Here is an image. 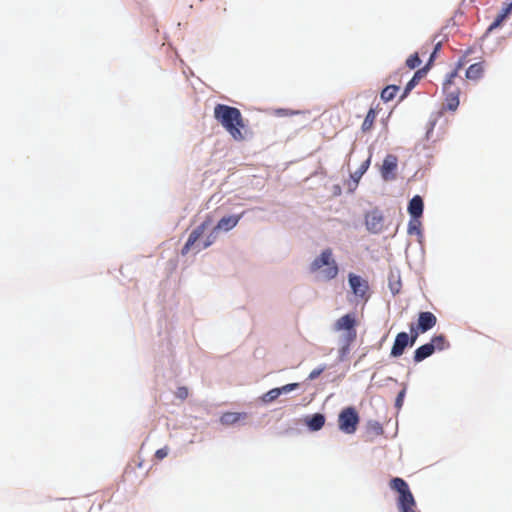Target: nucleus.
Segmentation results:
<instances>
[{
    "mask_svg": "<svg viewBox=\"0 0 512 512\" xmlns=\"http://www.w3.org/2000/svg\"><path fill=\"white\" fill-rule=\"evenodd\" d=\"M214 119L227 131L234 141L244 140L241 130L244 129L241 112L238 108L225 104H216L214 107Z\"/></svg>",
    "mask_w": 512,
    "mask_h": 512,
    "instance_id": "obj_1",
    "label": "nucleus"
},
{
    "mask_svg": "<svg viewBox=\"0 0 512 512\" xmlns=\"http://www.w3.org/2000/svg\"><path fill=\"white\" fill-rule=\"evenodd\" d=\"M357 325V321H355V316L353 314H345L341 316V318L337 319L336 324H334V330L343 331V335L339 338V360H344L349 353V347L355 341L357 337V331L355 330V326Z\"/></svg>",
    "mask_w": 512,
    "mask_h": 512,
    "instance_id": "obj_2",
    "label": "nucleus"
},
{
    "mask_svg": "<svg viewBox=\"0 0 512 512\" xmlns=\"http://www.w3.org/2000/svg\"><path fill=\"white\" fill-rule=\"evenodd\" d=\"M467 64L466 55L459 58L457 61L456 68L454 71L448 74L444 83H442V93H444V107L446 109L455 111L458 107V94H460V90L455 85V79L458 78V72L464 68Z\"/></svg>",
    "mask_w": 512,
    "mask_h": 512,
    "instance_id": "obj_3",
    "label": "nucleus"
},
{
    "mask_svg": "<svg viewBox=\"0 0 512 512\" xmlns=\"http://www.w3.org/2000/svg\"><path fill=\"white\" fill-rule=\"evenodd\" d=\"M389 488L398 494L396 498V507L400 512H418L416 510V502L412 493H410L409 485L400 477H395L389 481Z\"/></svg>",
    "mask_w": 512,
    "mask_h": 512,
    "instance_id": "obj_4",
    "label": "nucleus"
},
{
    "mask_svg": "<svg viewBox=\"0 0 512 512\" xmlns=\"http://www.w3.org/2000/svg\"><path fill=\"white\" fill-rule=\"evenodd\" d=\"M310 272L321 273V277H323L324 281H330L337 277V262H335L333 252H331L330 248L324 249L321 255L313 259L312 264H310Z\"/></svg>",
    "mask_w": 512,
    "mask_h": 512,
    "instance_id": "obj_5",
    "label": "nucleus"
},
{
    "mask_svg": "<svg viewBox=\"0 0 512 512\" xmlns=\"http://www.w3.org/2000/svg\"><path fill=\"white\" fill-rule=\"evenodd\" d=\"M357 425H359V414L354 408L347 407L339 412L337 426H339L341 432L352 435L357 430Z\"/></svg>",
    "mask_w": 512,
    "mask_h": 512,
    "instance_id": "obj_6",
    "label": "nucleus"
},
{
    "mask_svg": "<svg viewBox=\"0 0 512 512\" xmlns=\"http://www.w3.org/2000/svg\"><path fill=\"white\" fill-rule=\"evenodd\" d=\"M421 333H405L401 332L396 334L395 343H393V347H391V357H400L406 348L414 345L418 336Z\"/></svg>",
    "mask_w": 512,
    "mask_h": 512,
    "instance_id": "obj_7",
    "label": "nucleus"
},
{
    "mask_svg": "<svg viewBox=\"0 0 512 512\" xmlns=\"http://www.w3.org/2000/svg\"><path fill=\"white\" fill-rule=\"evenodd\" d=\"M436 325V317L431 312H420L417 324L409 326V333L424 334Z\"/></svg>",
    "mask_w": 512,
    "mask_h": 512,
    "instance_id": "obj_8",
    "label": "nucleus"
},
{
    "mask_svg": "<svg viewBox=\"0 0 512 512\" xmlns=\"http://www.w3.org/2000/svg\"><path fill=\"white\" fill-rule=\"evenodd\" d=\"M348 284H350V289H352V294H354V296L364 299L366 292L368 291V283H366L365 280L360 276L348 274Z\"/></svg>",
    "mask_w": 512,
    "mask_h": 512,
    "instance_id": "obj_9",
    "label": "nucleus"
},
{
    "mask_svg": "<svg viewBox=\"0 0 512 512\" xmlns=\"http://www.w3.org/2000/svg\"><path fill=\"white\" fill-rule=\"evenodd\" d=\"M365 226L372 233H378L383 229V216L377 210L365 214Z\"/></svg>",
    "mask_w": 512,
    "mask_h": 512,
    "instance_id": "obj_10",
    "label": "nucleus"
},
{
    "mask_svg": "<svg viewBox=\"0 0 512 512\" xmlns=\"http://www.w3.org/2000/svg\"><path fill=\"white\" fill-rule=\"evenodd\" d=\"M207 226H209V220H204L201 225L197 226V228L190 233V237H188V240H186V244L182 246V255H186L189 250H191V247H193L198 241V239L204 234L205 229H207Z\"/></svg>",
    "mask_w": 512,
    "mask_h": 512,
    "instance_id": "obj_11",
    "label": "nucleus"
},
{
    "mask_svg": "<svg viewBox=\"0 0 512 512\" xmlns=\"http://www.w3.org/2000/svg\"><path fill=\"white\" fill-rule=\"evenodd\" d=\"M297 387H298L297 383H291V384H287V385H284L281 387H275V388L265 392L264 396H262V401H264V403H272L279 397V395H281L283 393H289L290 391H293Z\"/></svg>",
    "mask_w": 512,
    "mask_h": 512,
    "instance_id": "obj_12",
    "label": "nucleus"
},
{
    "mask_svg": "<svg viewBox=\"0 0 512 512\" xmlns=\"http://www.w3.org/2000/svg\"><path fill=\"white\" fill-rule=\"evenodd\" d=\"M397 167V159L394 155H387L384 159V164H382V179L385 181L394 180V172Z\"/></svg>",
    "mask_w": 512,
    "mask_h": 512,
    "instance_id": "obj_13",
    "label": "nucleus"
},
{
    "mask_svg": "<svg viewBox=\"0 0 512 512\" xmlns=\"http://www.w3.org/2000/svg\"><path fill=\"white\" fill-rule=\"evenodd\" d=\"M241 219L240 215H229L226 217H223L219 219L218 225H216V228H214V232L217 231H224L228 232L229 230L233 229L237 223H239V220Z\"/></svg>",
    "mask_w": 512,
    "mask_h": 512,
    "instance_id": "obj_14",
    "label": "nucleus"
},
{
    "mask_svg": "<svg viewBox=\"0 0 512 512\" xmlns=\"http://www.w3.org/2000/svg\"><path fill=\"white\" fill-rule=\"evenodd\" d=\"M245 418L246 413L244 412H225L223 415H221V417H219V422L225 426H230Z\"/></svg>",
    "mask_w": 512,
    "mask_h": 512,
    "instance_id": "obj_15",
    "label": "nucleus"
},
{
    "mask_svg": "<svg viewBox=\"0 0 512 512\" xmlns=\"http://www.w3.org/2000/svg\"><path fill=\"white\" fill-rule=\"evenodd\" d=\"M483 72L484 67H482V62L473 63L466 68L465 77L471 81H478L481 79Z\"/></svg>",
    "mask_w": 512,
    "mask_h": 512,
    "instance_id": "obj_16",
    "label": "nucleus"
},
{
    "mask_svg": "<svg viewBox=\"0 0 512 512\" xmlns=\"http://www.w3.org/2000/svg\"><path fill=\"white\" fill-rule=\"evenodd\" d=\"M423 212V202L420 196H415L409 200L408 213L411 218H420Z\"/></svg>",
    "mask_w": 512,
    "mask_h": 512,
    "instance_id": "obj_17",
    "label": "nucleus"
},
{
    "mask_svg": "<svg viewBox=\"0 0 512 512\" xmlns=\"http://www.w3.org/2000/svg\"><path fill=\"white\" fill-rule=\"evenodd\" d=\"M434 351L438 350L432 346H420L417 348V350H415V353H413V361H415V363H419L428 357H431Z\"/></svg>",
    "mask_w": 512,
    "mask_h": 512,
    "instance_id": "obj_18",
    "label": "nucleus"
},
{
    "mask_svg": "<svg viewBox=\"0 0 512 512\" xmlns=\"http://www.w3.org/2000/svg\"><path fill=\"white\" fill-rule=\"evenodd\" d=\"M511 12H512V2L507 4V5H505V7H503L502 12H500V14H498V16H496V19H494V22H492V24H490L489 30H493L496 27H498L499 25H501V23H503V20Z\"/></svg>",
    "mask_w": 512,
    "mask_h": 512,
    "instance_id": "obj_19",
    "label": "nucleus"
},
{
    "mask_svg": "<svg viewBox=\"0 0 512 512\" xmlns=\"http://www.w3.org/2000/svg\"><path fill=\"white\" fill-rule=\"evenodd\" d=\"M308 428L312 431H318L324 426V416L321 413L313 414L312 418L308 419Z\"/></svg>",
    "mask_w": 512,
    "mask_h": 512,
    "instance_id": "obj_20",
    "label": "nucleus"
},
{
    "mask_svg": "<svg viewBox=\"0 0 512 512\" xmlns=\"http://www.w3.org/2000/svg\"><path fill=\"white\" fill-rule=\"evenodd\" d=\"M422 346H432L433 348H437V350L441 351L443 349H446L449 344H447V340H445V337L443 335H435L432 337V340H430L429 343H426Z\"/></svg>",
    "mask_w": 512,
    "mask_h": 512,
    "instance_id": "obj_21",
    "label": "nucleus"
},
{
    "mask_svg": "<svg viewBox=\"0 0 512 512\" xmlns=\"http://www.w3.org/2000/svg\"><path fill=\"white\" fill-rule=\"evenodd\" d=\"M425 72H427V67H424L422 69L417 70L415 72V75L411 77V80H409L408 84H406V90H404V96H406L412 88L418 83L421 77L425 75Z\"/></svg>",
    "mask_w": 512,
    "mask_h": 512,
    "instance_id": "obj_22",
    "label": "nucleus"
},
{
    "mask_svg": "<svg viewBox=\"0 0 512 512\" xmlns=\"http://www.w3.org/2000/svg\"><path fill=\"white\" fill-rule=\"evenodd\" d=\"M375 121V110L372 108L369 109V112H367V115H365V119H363V123H361V131L363 133H367L370 131L373 127V122Z\"/></svg>",
    "mask_w": 512,
    "mask_h": 512,
    "instance_id": "obj_23",
    "label": "nucleus"
},
{
    "mask_svg": "<svg viewBox=\"0 0 512 512\" xmlns=\"http://www.w3.org/2000/svg\"><path fill=\"white\" fill-rule=\"evenodd\" d=\"M420 217H411L408 223V234L411 236H420Z\"/></svg>",
    "mask_w": 512,
    "mask_h": 512,
    "instance_id": "obj_24",
    "label": "nucleus"
},
{
    "mask_svg": "<svg viewBox=\"0 0 512 512\" xmlns=\"http://www.w3.org/2000/svg\"><path fill=\"white\" fill-rule=\"evenodd\" d=\"M370 166V158H367V160L363 161L361 163L360 167H358V170L354 171L352 175H350V178L354 180V182L358 183L361 179L362 175L368 170V167Z\"/></svg>",
    "mask_w": 512,
    "mask_h": 512,
    "instance_id": "obj_25",
    "label": "nucleus"
},
{
    "mask_svg": "<svg viewBox=\"0 0 512 512\" xmlns=\"http://www.w3.org/2000/svg\"><path fill=\"white\" fill-rule=\"evenodd\" d=\"M398 89L399 88H397V86H395V85L385 87L384 90H382V94H380V97H382V101H384V102L392 101V99H394V97H396V93H397Z\"/></svg>",
    "mask_w": 512,
    "mask_h": 512,
    "instance_id": "obj_26",
    "label": "nucleus"
},
{
    "mask_svg": "<svg viewBox=\"0 0 512 512\" xmlns=\"http://www.w3.org/2000/svg\"><path fill=\"white\" fill-rule=\"evenodd\" d=\"M420 66V57H418V53H415L408 57V60H406V67H408L411 70L416 69Z\"/></svg>",
    "mask_w": 512,
    "mask_h": 512,
    "instance_id": "obj_27",
    "label": "nucleus"
},
{
    "mask_svg": "<svg viewBox=\"0 0 512 512\" xmlns=\"http://www.w3.org/2000/svg\"><path fill=\"white\" fill-rule=\"evenodd\" d=\"M325 367L321 366L320 368L313 369L308 375V380H314L320 376L324 372Z\"/></svg>",
    "mask_w": 512,
    "mask_h": 512,
    "instance_id": "obj_28",
    "label": "nucleus"
},
{
    "mask_svg": "<svg viewBox=\"0 0 512 512\" xmlns=\"http://www.w3.org/2000/svg\"><path fill=\"white\" fill-rule=\"evenodd\" d=\"M175 397L184 400L187 398V388L182 386L177 388V392H175Z\"/></svg>",
    "mask_w": 512,
    "mask_h": 512,
    "instance_id": "obj_29",
    "label": "nucleus"
},
{
    "mask_svg": "<svg viewBox=\"0 0 512 512\" xmlns=\"http://www.w3.org/2000/svg\"><path fill=\"white\" fill-rule=\"evenodd\" d=\"M215 241V235L212 233L206 237V240H204L203 246H201V249H205L209 247L213 242Z\"/></svg>",
    "mask_w": 512,
    "mask_h": 512,
    "instance_id": "obj_30",
    "label": "nucleus"
},
{
    "mask_svg": "<svg viewBox=\"0 0 512 512\" xmlns=\"http://www.w3.org/2000/svg\"><path fill=\"white\" fill-rule=\"evenodd\" d=\"M165 457H167V448H161L158 449L157 452H155V458L158 460H162Z\"/></svg>",
    "mask_w": 512,
    "mask_h": 512,
    "instance_id": "obj_31",
    "label": "nucleus"
},
{
    "mask_svg": "<svg viewBox=\"0 0 512 512\" xmlns=\"http://www.w3.org/2000/svg\"><path fill=\"white\" fill-rule=\"evenodd\" d=\"M401 401H403V391L398 393V396H396V407L401 406Z\"/></svg>",
    "mask_w": 512,
    "mask_h": 512,
    "instance_id": "obj_32",
    "label": "nucleus"
},
{
    "mask_svg": "<svg viewBox=\"0 0 512 512\" xmlns=\"http://www.w3.org/2000/svg\"><path fill=\"white\" fill-rule=\"evenodd\" d=\"M372 430L381 432V426L377 423H374L372 424Z\"/></svg>",
    "mask_w": 512,
    "mask_h": 512,
    "instance_id": "obj_33",
    "label": "nucleus"
},
{
    "mask_svg": "<svg viewBox=\"0 0 512 512\" xmlns=\"http://www.w3.org/2000/svg\"><path fill=\"white\" fill-rule=\"evenodd\" d=\"M439 46H440V44H437V45H435V48H433L432 57H430V62L433 61L434 54L436 53V51H438Z\"/></svg>",
    "mask_w": 512,
    "mask_h": 512,
    "instance_id": "obj_34",
    "label": "nucleus"
}]
</instances>
